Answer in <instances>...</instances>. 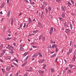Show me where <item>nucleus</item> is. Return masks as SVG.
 <instances>
[{"instance_id": "f257e3e1", "label": "nucleus", "mask_w": 76, "mask_h": 76, "mask_svg": "<svg viewBox=\"0 0 76 76\" xmlns=\"http://www.w3.org/2000/svg\"><path fill=\"white\" fill-rule=\"evenodd\" d=\"M72 51H73V49L71 48V49H69V52H67V55H69L70 53H71L72 52Z\"/></svg>"}, {"instance_id": "f03ea898", "label": "nucleus", "mask_w": 76, "mask_h": 76, "mask_svg": "<svg viewBox=\"0 0 76 76\" xmlns=\"http://www.w3.org/2000/svg\"><path fill=\"white\" fill-rule=\"evenodd\" d=\"M70 30L69 28H67L66 29L65 32L67 34H68V33H70Z\"/></svg>"}, {"instance_id": "7ed1b4c3", "label": "nucleus", "mask_w": 76, "mask_h": 76, "mask_svg": "<svg viewBox=\"0 0 76 76\" xmlns=\"http://www.w3.org/2000/svg\"><path fill=\"white\" fill-rule=\"evenodd\" d=\"M53 28L52 27L51 28V29L50 30V32L49 34L50 35H51L52 34V33H53Z\"/></svg>"}, {"instance_id": "20e7f679", "label": "nucleus", "mask_w": 76, "mask_h": 76, "mask_svg": "<svg viewBox=\"0 0 76 76\" xmlns=\"http://www.w3.org/2000/svg\"><path fill=\"white\" fill-rule=\"evenodd\" d=\"M5 6V3H4L1 4V5L0 6V8H3Z\"/></svg>"}, {"instance_id": "39448f33", "label": "nucleus", "mask_w": 76, "mask_h": 76, "mask_svg": "<svg viewBox=\"0 0 76 76\" xmlns=\"http://www.w3.org/2000/svg\"><path fill=\"white\" fill-rule=\"evenodd\" d=\"M8 48H9V49L10 50H12V49H13V47L10 46V45H8Z\"/></svg>"}, {"instance_id": "423d86ee", "label": "nucleus", "mask_w": 76, "mask_h": 76, "mask_svg": "<svg viewBox=\"0 0 76 76\" xmlns=\"http://www.w3.org/2000/svg\"><path fill=\"white\" fill-rule=\"evenodd\" d=\"M44 61H45V60L42 59L41 61H39L38 62L39 63H44Z\"/></svg>"}, {"instance_id": "0eeeda50", "label": "nucleus", "mask_w": 76, "mask_h": 76, "mask_svg": "<svg viewBox=\"0 0 76 76\" xmlns=\"http://www.w3.org/2000/svg\"><path fill=\"white\" fill-rule=\"evenodd\" d=\"M6 70H7V71H9V70H10V66L7 67L6 69Z\"/></svg>"}, {"instance_id": "6e6552de", "label": "nucleus", "mask_w": 76, "mask_h": 76, "mask_svg": "<svg viewBox=\"0 0 76 76\" xmlns=\"http://www.w3.org/2000/svg\"><path fill=\"white\" fill-rule=\"evenodd\" d=\"M39 74H41V73H44V71H39Z\"/></svg>"}, {"instance_id": "1a4fd4ad", "label": "nucleus", "mask_w": 76, "mask_h": 76, "mask_svg": "<svg viewBox=\"0 0 76 76\" xmlns=\"http://www.w3.org/2000/svg\"><path fill=\"white\" fill-rule=\"evenodd\" d=\"M61 16L63 18H64L65 17V13L63 12Z\"/></svg>"}, {"instance_id": "9d476101", "label": "nucleus", "mask_w": 76, "mask_h": 76, "mask_svg": "<svg viewBox=\"0 0 76 76\" xmlns=\"http://www.w3.org/2000/svg\"><path fill=\"white\" fill-rule=\"evenodd\" d=\"M38 54L37 53L35 54L33 56V57H37L38 56Z\"/></svg>"}, {"instance_id": "9b49d317", "label": "nucleus", "mask_w": 76, "mask_h": 76, "mask_svg": "<svg viewBox=\"0 0 76 76\" xmlns=\"http://www.w3.org/2000/svg\"><path fill=\"white\" fill-rule=\"evenodd\" d=\"M13 18H11V25H13Z\"/></svg>"}, {"instance_id": "f8f14e48", "label": "nucleus", "mask_w": 76, "mask_h": 76, "mask_svg": "<svg viewBox=\"0 0 76 76\" xmlns=\"http://www.w3.org/2000/svg\"><path fill=\"white\" fill-rule=\"evenodd\" d=\"M42 41L44 42L45 41V37H43L42 39Z\"/></svg>"}, {"instance_id": "ddd939ff", "label": "nucleus", "mask_w": 76, "mask_h": 76, "mask_svg": "<svg viewBox=\"0 0 76 76\" xmlns=\"http://www.w3.org/2000/svg\"><path fill=\"white\" fill-rule=\"evenodd\" d=\"M43 14H44V12H42L41 14V12H39V15L41 16V15H43Z\"/></svg>"}, {"instance_id": "4468645a", "label": "nucleus", "mask_w": 76, "mask_h": 76, "mask_svg": "<svg viewBox=\"0 0 76 76\" xmlns=\"http://www.w3.org/2000/svg\"><path fill=\"white\" fill-rule=\"evenodd\" d=\"M3 45H1L0 47V50H2V49L3 48Z\"/></svg>"}, {"instance_id": "2eb2a0df", "label": "nucleus", "mask_w": 76, "mask_h": 76, "mask_svg": "<svg viewBox=\"0 0 76 76\" xmlns=\"http://www.w3.org/2000/svg\"><path fill=\"white\" fill-rule=\"evenodd\" d=\"M75 58H76V57H74L72 58V61H75Z\"/></svg>"}, {"instance_id": "dca6fc26", "label": "nucleus", "mask_w": 76, "mask_h": 76, "mask_svg": "<svg viewBox=\"0 0 76 76\" xmlns=\"http://www.w3.org/2000/svg\"><path fill=\"white\" fill-rule=\"evenodd\" d=\"M59 19L61 20V21H63L64 20L61 17H59Z\"/></svg>"}, {"instance_id": "f3484780", "label": "nucleus", "mask_w": 76, "mask_h": 76, "mask_svg": "<svg viewBox=\"0 0 76 76\" xmlns=\"http://www.w3.org/2000/svg\"><path fill=\"white\" fill-rule=\"evenodd\" d=\"M10 11H8V16L9 17L10 16Z\"/></svg>"}, {"instance_id": "a211bd4d", "label": "nucleus", "mask_w": 76, "mask_h": 76, "mask_svg": "<svg viewBox=\"0 0 76 76\" xmlns=\"http://www.w3.org/2000/svg\"><path fill=\"white\" fill-rule=\"evenodd\" d=\"M27 63V62H25V63H24V64H23L22 65V67H23V66H25V64H26Z\"/></svg>"}, {"instance_id": "6ab92c4d", "label": "nucleus", "mask_w": 76, "mask_h": 76, "mask_svg": "<svg viewBox=\"0 0 76 76\" xmlns=\"http://www.w3.org/2000/svg\"><path fill=\"white\" fill-rule=\"evenodd\" d=\"M56 56V54L55 53L53 55H52L51 56V57H55Z\"/></svg>"}, {"instance_id": "aec40b11", "label": "nucleus", "mask_w": 76, "mask_h": 76, "mask_svg": "<svg viewBox=\"0 0 76 76\" xmlns=\"http://www.w3.org/2000/svg\"><path fill=\"white\" fill-rule=\"evenodd\" d=\"M30 4H35V3L33 2L32 1H31V2H30Z\"/></svg>"}, {"instance_id": "412c9836", "label": "nucleus", "mask_w": 76, "mask_h": 76, "mask_svg": "<svg viewBox=\"0 0 76 76\" xmlns=\"http://www.w3.org/2000/svg\"><path fill=\"white\" fill-rule=\"evenodd\" d=\"M56 1H57L58 3H60L61 2V1L62 0H56Z\"/></svg>"}, {"instance_id": "4be33fe9", "label": "nucleus", "mask_w": 76, "mask_h": 76, "mask_svg": "<svg viewBox=\"0 0 76 76\" xmlns=\"http://www.w3.org/2000/svg\"><path fill=\"white\" fill-rule=\"evenodd\" d=\"M70 27L71 28V29H72V28H73V26H72V25L70 23Z\"/></svg>"}, {"instance_id": "5701e85b", "label": "nucleus", "mask_w": 76, "mask_h": 76, "mask_svg": "<svg viewBox=\"0 0 76 76\" xmlns=\"http://www.w3.org/2000/svg\"><path fill=\"white\" fill-rule=\"evenodd\" d=\"M30 72H32L33 70H32V68L30 67Z\"/></svg>"}, {"instance_id": "b1692460", "label": "nucleus", "mask_w": 76, "mask_h": 76, "mask_svg": "<svg viewBox=\"0 0 76 76\" xmlns=\"http://www.w3.org/2000/svg\"><path fill=\"white\" fill-rule=\"evenodd\" d=\"M51 8L50 7H48V9L49 10V11H51Z\"/></svg>"}, {"instance_id": "393cba45", "label": "nucleus", "mask_w": 76, "mask_h": 76, "mask_svg": "<svg viewBox=\"0 0 76 76\" xmlns=\"http://www.w3.org/2000/svg\"><path fill=\"white\" fill-rule=\"evenodd\" d=\"M45 10H46V14H47L48 13V9H47V8H46V9Z\"/></svg>"}, {"instance_id": "a878e982", "label": "nucleus", "mask_w": 76, "mask_h": 76, "mask_svg": "<svg viewBox=\"0 0 76 76\" xmlns=\"http://www.w3.org/2000/svg\"><path fill=\"white\" fill-rule=\"evenodd\" d=\"M20 51H23V47H20Z\"/></svg>"}, {"instance_id": "bb28decb", "label": "nucleus", "mask_w": 76, "mask_h": 76, "mask_svg": "<svg viewBox=\"0 0 76 76\" xmlns=\"http://www.w3.org/2000/svg\"><path fill=\"white\" fill-rule=\"evenodd\" d=\"M61 9H62V10H63L64 12L65 11V9H64V7H61Z\"/></svg>"}, {"instance_id": "cd10ccee", "label": "nucleus", "mask_w": 76, "mask_h": 76, "mask_svg": "<svg viewBox=\"0 0 76 76\" xmlns=\"http://www.w3.org/2000/svg\"><path fill=\"white\" fill-rule=\"evenodd\" d=\"M57 60H58V58H56V59L55 60V63H57Z\"/></svg>"}, {"instance_id": "c85d7f7f", "label": "nucleus", "mask_w": 76, "mask_h": 76, "mask_svg": "<svg viewBox=\"0 0 76 76\" xmlns=\"http://www.w3.org/2000/svg\"><path fill=\"white\" fill-rule=\"evenodd\" d=\"M51 71L52 72H54L55 71L54 70V69H51Z\"/></svg>"}, {"instance_id": "c756f323", "label": "nucleus", "mask_w": 76, "mask_h": 76, "mask_svg": "<svg viewBox=\"0 0 76 76\" xmlns=\"http://www.w3.org/2000/svg\"><path fill=\"white\" fill-rule=\"evenodd\" d=\"M28 20L29 22H32V20H31V18H28Z\"/></svg>"}, {"instance_id": "7c9ffc66", "label": "nucleus", "mask_w": 76, "mask_h": 76, "mask_svg": "<svg viewBox=\"0 0 76 76\" xmlns=\"http://www.w3.org/2000/svg\"><path fill=\"white\" fill-rule=\"evenodd\" d=\"M68 73H71V70L70 69H69L68 71Z\"/></svg>"}, {"instance_id": "2f4dec72", "label": "nucleus", "mask_w": 76, "mask_h": 76, "mask_svg": "<svg viewBox=\"0 0 76 76\" xmlns=\"http://www.w3.org/2000/svg\"><path fill=\"white\" fill-rule=\"evenodd\" d=\"M69 66L70 68H72V67H73V65H72L71 64L69 65Z\"/></svg>"}, {"instance_id": "473e14b6", "label": "nucleus", "mask_w": 76, "mask_h": 76, "mask_svg": "<svg viewBox=\"0 0 76 76\" xmlns=\"http://www.w3.org/2000/svg\"><path fill=\"white\" fill-rule=\"evenodd\" d=\"M43 4H45V5L47 6V2H46L44 1L43 2Z\"/></svg>"}, {"instance_id": "72a5a7b5", "label": "nucleus", "mask_w": 76, "mask_h": 76, "mask_svg": "<svg viewBox=\"0 0 76 76\" xmlns=\"http://www.w3.org/2000/svg\"><path fill=\"white\" fill-rule=\"evenodd\" d=\"M64 26L65 27H66V26H67V25H66V23H64Z\"/></svg>"}, {"instance_id": "f704fd0d", "label": "nucleus", "mask_w": 76, "mask_h": 76, "mask_svg": "<svg viewBox=\"0 0 76 76\" xmlns=\"http://www.w3.org/2000/svg\"><path fill=\"white\" fill-rule=\"evenodd\" d=\"M73 43V42L72 41H70V46H71L72 45V43Z\"/></svg>"}, {"instance_id": "c9c22d12", "label": "nucleus", "mask_w": 76, "mask_h": 76, "mask_svg": "<svg viewBox=\"0 0 76 76\" xmlns=\"http://www.w3.org/2000/svg\"><path fill=\"white\" fill-rule=\"evenodd\" d=\"M39 55L40 57H42V55L40 53H39Z\"/></svg>"}, {"instance_id": "e433bc0d", "label": "nucleus", "mask_w": 76, "mask_h": 76, "mask_svg": "<svg viewBox=\"0 0 76 76\" xmlns=\"http://www.w3.org/2000/svg\"><path fill=\"white\" fill-rule=\"evenodd\" d=\"M55 47V44H54L52 46V48H54Z\"/></svg>"}, {"instance_id": "4c0bfd02", "label": "nucleus", "mask_w": 76, "mask_h": 76, "mask_svg": "<svg viewBox=\"0 0 76 76\" xmlns=\"http://www.w3.org/2000/svg\"><path fill=\"white\" fill-rule=\"evenodd\" d=\"M0 61H1V63H3L4 61H3V60L2 59H0Z\"/></svg>"}, {"instance_id": "58836bf2", "label": "nucleus", "mask_w": 76, "mask_h": 76, "mask_svg": "<svg viewBox=\"0 0 76 76\" xmlns=\"http://www.w3.org/2000/svg\"><path fill=\"white\" fill-rule=\"evenodd\" d=\"M3 53H4H4H6V50H3Z\"/></svg>"}, {"instance_id": "ea45409f", "label": "nucleus", "mask_w": 76, "mask_h": 76, "mask_svg": "<svg viewBox=\"0 0 76 76\" xmlns=\"http://www.w3.org/2000/svg\"><path fill=\"white\" fill-rule=\"evenodd\" d=\"M14 65H15V66H16V67H18V64H16L15 63H14Z\"/></svg>"}, {"instance_id": "a19ab883", "label": "nucleus", "mask_w": 76, "mask_h": 76, "mask_svg": "<svg viewBox=\"0 0 76 76\" xmlns=\"http://www.w3.org/2000/svg\"><path fill=\"white\" fill-rule=\"evenodd\" d=\"M24 1H26V3H29V1H28V0H25Z\"/></svg>"}, {"instance_id": "79ce46f5", "label": "nucleus", "mask_w": 76, "mask_h": 76, "mask_svg": "<svg viewBox=\"0 0 76 76\" xmlns=\"http://www.w3.org/2000/svg\"><path fill=\"white\" fill-rule=\"evenodd\" d=\"M56 53H57V52L58 51V48H56Z\"/></svg>"}, {"instance_id": "37998d69", "label": "nucleus", "mask_w": 76, "mask_h": 76, "mask_svg": "<svg viewBox=\"0 0 76 76\" xmlns=\"http://www.w3.org/2000/svg\"><path fill=\"white\" fill-rule=\"evenodd\" d=\"M74 54V56H76V50H75V51Z\"/></svg>"}, {"instance_id": "c03bdc74", "label": "nucleus", "mask_w": 76, "mask_h": 76, "mask_svg": "<svg viewBox=\"0 0 76 76\" xmlns=\"http://www.w3.org/2000/svg\"><path fill=\"white\" fill-rule=\"evenodd\" d=\"M55 48H57V45H55Z\"/></svg>"}, {"instance_id": "a18cd8bd", "label": "nucleus", "mask_w": 76, "mask_h": 76, "mask_svg": "<svg viewBox=\"0 0 76 76\" xmlns=\"http://www.w3.org/2000/svg\"><path fill=\"white\" fill-rule=\"evenodd\" d=\"M52 47H51V45H50V46L48 47L49 48H52Z\"/></svg>"}, {"instance_id": "49530a36", "label": "nucleus", "mask_w": 76, "mask_h": 76, "mask_svg": "<svg viewBox=\"0 0 76 76\" xmlns=\"http://www.w3.org/2000/svg\"><path fill=\"white\" fill-rule=\"evenodd\" d=\"M22 24L21 23V24H20V28H22Z\"/></svg>"}, {"instance_id": "de8ad7c7", "label": "nucleus", "mask_w": 76, "mask_h": 76, "mask_svg": "<svg viewBox=\"0 0 76 76\" xmlns=\"http://www.w3.org/2000/svg\"><path fill=\"white\" fill-rule=\"evenodd\" d=\"M68 4H69V5H71V3L70 2H68Z\"/></svg>"}, {"instance_id": "09e8293b", "label": "nucleus", "mask_w": 76, "mask_h": 76, "mask_svg": "<svg viewBox=\"0 0 76 76\" xmlns=\"http://www.w3.org/2000/svg\"><path fill=\"white\" fill-rule=\"evenodd\" d=\"M4 53L3 54V53H1V56H2L4 55Z\"/></svg>"}, {"instance_id": "8fccbe9b", "label": "nucleus", "mask_w": 76, "mask_h": 76, "mask_svg": "<svg viewBox=\"0 0 76 76\" xmlns=\"http://www.w3.org/2000/svg\"><path fill=\"white\" fill-rule=\"evenodd\" d=\"M41 9H42H42H43V10H44V7H41Z\"/></svg>"}, {"instance_id": "3c124183", "label": "nucleus", "mask_w": 76, "mask_h": 76, "mask_svg": "<svg viewBox=\"0 0 76 76\" xmlns=\"http://www.w3.org/2000/svg\"><path fill=\"white\" fill-rule=\"evenodd\" d=\"M52 43V44H53L54 43V42H53V40H51L50 41Z\"/></svg>"}, {"instance_id": "603ef678", "label": "nucleus", "mask_w": 76, "mask_h": 76, "mask_svg": "<svg viewBox=\"0 0 76 76\" xmlns=\"http://www.w3.org/2000/svg\"><path fill=\"white\" fill-rule=\"evenodd\" d=\"M22 15V13H20L19 15H18V16H20V15Z\"/></svg>"}, {"instance_id": "864d4df0", "label": "nucleus", "mask_w": 76, "mask_h": 76, "mask_svg": "<svg viewBox=\"0 0 76 76\" xmlns=\"http://www.w3.org/2000/svg\"><path fill=\"white\" fill-rule=\"evenodd\" d=\"M26 56V55H24H24L23 56V57H25V56Z\"/></svg>"}, {"instance_id": "5fc2aeb1", "label": "nucleus", "mask_w": 76, "mask_h": 76, "mask_svg": "<svg viewBox=\"0 0 76 76\" xmlns=\"http://www.w3.org/2000/svg\"><path fill=\"white\" fill-rule=\"evenodd\" d=\"M28 58H29V56H27L26 58L27 60H28Z\"/></svg>"}, {"instance_id": "6e6d98bb", "label": "nucleus", "mask_w": 76, "mask_h": 76, "mask_svg": "<svg viewBox=\"0 0 76 76\" xmlns=\"http://www.w3.org/2000/svg\"><path fill=\"white\" fill-rule=\"evenodd\" d=\"M71 2L72 3V4H74V2H73V1H71Z\"/></svg>"}, {"instance_id": "4d7b16f0", "label": "nucleus", "mask_w": 76, "mask_h": 76, "mask_svg": "<svg viewBox=\"0 0 76 76\" xmlns=\"http://www.w3.org/2000/svg\"><path fill=\"white\" fill-rule=\"evenodd\" d=\"M25 26H26V25L25 24V23H24V25L23 26V28H25Z\"/></svg>"}, {"instance_id": "13d9d810", "label": "nucleus", "mask_w": 76, "mask_h": 76, "mask_svg": "<svg viewBox=\"0 0 76 76\" xmlns=\"http://www.w3.org/2000/svg\"><path fill=\"white\" fill-rule=\"evenodd\" d=\"M27 60V59L26 58L24 60V61H26Z\"/></svg>"}, {"instance_id": "bf43d9fd", "label": "nucleus", "mask_w": 76, "mask_h": 76, "mask_svg": "<svg viewBox=\"0 0 76 76\" xmlns=\"http://www.w3.org/2000/svg\"><path fill=\"white\" fill-rule=\"evenodd\" d=\"M68 69L69 68H68V67H67L66 68V69H65V70H68Z\"/></svg>"}, {"instance_id": "052dcab7", "label": "nucleus", "mask_w": 76, "mask_h": 76, "mask_svg": "<svg viewBox=\"0 0 76 76\" xmlns=\"http://www.w3.org/2000/svg\"><path fill=\"white\" fill-rule=\"evenodd\" d=\"M27 53H28V52L25 53H24V54L25 55H26H26H27Z\"/></svg>"}, {"instance_id": "680f3d73", "label": "nucleus", "mask_w": 76, "mask_h": 76, "mask_svg": "<svg viewBox=\"0 0 76 76\" xmlns=\"http://www.w3.org/2000/svg\"><path fill=\"white\" fill-rule=\"evenodd\" d=\"M7 40H9V37H7L6 39Z\"/></svg>"}, {"instance_id": "e2e57ef3", "label": "nucleus", "mask_w": 76, "mask_h": 76, "mask_svg": "<svg viewBox=\"0 0 76 76\" xmlns=\"http://www.w3.org/2000/svg\"><path fill=\"white\" fill-rule=\"evenodd\" d=\"M41 37H40L39 36V39L40 40V39H41Z\"/></svg>"}, {"instance_id": "0e129e2a", "label": "nucleus", "mask_w": 76, "mask_h": 76, "mask_svg": "<svg viewBox=\"0 0 76 76\" xmlns=\"http://www.w3.org/2000/svg\"><path fill=\"white\" fill-rule=\"evenodd\" d=\"M8 45V47H6V48L9 49V45Z\"/></svg>"}, {"instance_id": "69168bd1", "label": "nucleus", "mask_w": 76, "mask_h": 76, "mask_svg": "<svg viewBox=\"0 0 76 76\" xmlns=\"http://www.w3.org/2000/svg\"><path fill=\"white\" fill-rule=\"evenodd\" d=\"M43 65H44V67H45L47 66V65H46L45 64H43Z\"/></svg>"}, {"instance_id": "338daca9", "label": "nucleus", "mask_w": 76, "mask_h": 76, "mask_svg": "<svg viewBox=\"0 0 76 76\" xmlns=\"http://www.w3.org/2000/svg\"><path fill=\"white\" fill-rule=\"evenodd\" d=\"M1 69H2V72L3 73V71H4V69L3 68H2Z\"/></svg>"}, {"instance_id": "774afa93", "label": "nucleus", "mask_w": 76, "mask_h": 76, "mask_svg": "<svg viewBox=\"0 0 76 76\" xmlns=\"http://www.w3.org/2000/svg\"><path fill=\"white\" fill-rule=\"evenodd\" d=\"M11 50L12 53H13V51L12 50Z\"/></svg>"}]
</instances>
